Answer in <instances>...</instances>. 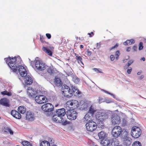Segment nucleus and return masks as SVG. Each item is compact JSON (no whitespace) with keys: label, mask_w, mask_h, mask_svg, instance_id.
Segmentation results:
<instances>
[{"label":"nucleus","mask_w":146,"mask_h":146,"mask_svg":"<svg viewBox=\"0 0 146 146\" xmlns=\"http://www.w3.org/2000/svg\"><path fill=\"white\" fill-rule=\"evenodd\" d=\"M5 60L13 72L17 74L19 73L22 77L27 75L26 70L23 66L18 65L17 63L14 64V62L16 61L15 58H13L11 59L10 58H6Z\"/></svg>","instance_id":"nucleus-1"},{"label":"nucleus","mask_w":146,"mask_h":146,"mask_svg":"<svg viewBox=\"0 0 146 146\" xmlns=\"http://www.w3.org/2000/svg\"><path fill=\"white\" fill-rule=\"evenodd\" d=\"M66 106L71 109L67 111L66 115L68 118L70 120L75 119L76 117L77 113L74 109L79 106V102L76 100H70L66 103Z\"/></svg>","instance_id":"nucleus-2"},{"label":"nucleus","mask_w":146,"mask_h":146,"mask_svg":"<svg viewBox=\"0 0 146 146\" xmlns=\"http://www.w3.org/2000/svg\"><path fill=\"white\" fill-rule=\"evenodd\" d=\"M123 129L119 126H116L113 128L112 130L111 134L113 138L115 139L121 136L122 135Z\"/></svg>","instance_id":"nucleus-3"},{"label":"nucleus","mask_w":146,"mask_h":146,"mask_svg":"<svg viewBox=\"0 0 146 146\" xmlns=\"http://www.w3.org/2000/svg\"><path fill=\"white\" fill-rule=\"evenodd\" d=\"M141 133V130L139 127L135 126L132 128L131 134L133 138H138L140 136Z\"/></svg>","instance_id":"nucleus-4"},{"label":"nucleus","mask_w":146,"mask_h":146,"mask_svg":"<svg viewBox=\"0 0 146 146\" xmlns=\"http://www.w3.org/2000/svg\"><path fill=\"white\" fill-rule=\"evenodd\" d=\"M41 108L42 110L43 111L49 113L52 111L54 110V107L51 104L47 103L42 106L41 107ZM51 114V113H48L47 115L48 116H49Z\"/></svg>","instance_id":"nucleus-5"},{"label":"nucleus","mask_w":146,"mask_h":146,"mask_svg":"<svg viewBox=\"0 0 146 146\" xmlns=\"http://www.w3.org/2000/svg\"><path fill=\"white\" fill-rule=\"evenodd\" d=\"M85 126L86 130L91 132L94 131L97 128L96 124L93 121L87 122Z\"/></svg>","instance_id":"nucleus-6"},{"label":"nucleus","mask_w":146,"mask_h":146,"mask_svg":"<svg viewBox=\"0 0 146 146\" xmlns=\"http://www.w3.org/2000/svg\"><path fill=\"white\" fill-rule=\"evenodd\" d=\"M35 68L39 70H43L46 68V65L43 62L37 60L35 62Z\"/></svg>","instance_id":"nucleus-7"},{"label":"nucleus","mask_w":146,"mask_h":146,"mask_svg":"<svg viewBox=\"0 0 146 146\" xmlns=\"http://www.w3.org/2000/svg\"><path fill=\"white\" fill-rule=\"evenodd\" d=\"M111 122L112 125L119 124L121 122L119 117L116 114L113 115L111 119Z\"/></svg>","instance_id":"nucleus-8"},{"label":"nucleus","mask_w":146,"mask_h":146,"mask_svg":"<svg viewBox=\"0 0 146 146\" xmlns=\"http://www.w3.org/2000/svg\"><path fill=\"white\" fill-rule=\"evenodd\" d=\"M111 113V112L109 110L105 112L102 113L99 115V119H102V120H104V119H108Z\"/></svg>","instance_id":"nucleus-9"},{"label":"nucleus","mask_w":146,"mask_h":146,"mask_svg":"<svg viewBox=\"0 0 146 146\" xmlns=\"http://www.w3.org/2000/svg\"><path fill=\"white\" fill-rule=\"evenodd\" d=\"M35 99L36 101L39 104H42L46 102V98L43 95L36 96Z\"/></svg>","instance_id":"nucleus-10"},{"label":"nucleus","mask_w":146,"mask_h":146,"mask_svg":"<svg viewBox=\"0 0 146 146\" xmlns=\"http://www.w3.org/2000/svg\"><path fill=\"white\" fill-rule=\"evenodd\" d=\"M23 77V79L25 84L31 85L33 83V79L30 76L27 75Z\"/></svg>","instance_id":"nucleus-11"},{"label":"nucleus","mask_w":146,"mask_h":146,"mask_svg":"<svg viewBox=\"0 0 146 146\" xmlns=\"http://www.w3.org/2000/svg\"><path fill=\"white\" fill-rule=\"evenodd\" d=\"M93 118V116L89 114V113H86L84 116L83 119V121L84 122H89L92 121V119Z\"/></svg>","instance_id":"nucleus-12"},{"label":"nucleus","mask_w":146,"mask_h":146,"mask_svg":"<svg viewBox=\"0 0 146 146\" xmlns=\"http://www.w3.org/2000/svg\"><path fill=\"white\" fill-rule=\"evenodd\" d=\"M11 115L15 118L17 119H20L21 118V115L18 111L13 110L11 111Z\"/></svg>","instance_id":"nucleus-13"},{"label":"nucleus","mask_w":146,"mask_h":146,"mask_svg":"<svg viewBox=\"0 0 146 146\" xmlns=\"http://www.w3.org/2000/svg\"><path fill=\"white\" fill-rule=\"evenodd\" d=\"M56 112L60 117H62L64 116L65 114V109L63 108L56 110Z\"/></svg>","instance_id":"nucleus-14"},{"label":"nucleus","mask_w":146,"mask_h":146,"mask_svg":"<svg viewBox=\"0 0 146 146\" xmlns=\"http://www.w3.org/2000/svg\"><path fill=\"white\" fill-rule=\"evenodd\" d=\"M99 139L102 140L106 139L107 136V134L104 131H102L98 133Z\"/></svg>","instance_id":"nucleus-15"},{"label":"nucleus","mask_w":146,"mask_h":146,"mask_svg":"<svg viewBox=\"0 0 146 146\" xmlns=\"http://www.w3.org/2000/svg\"><path fill=\"white\" fill-rule=\"evenodd\" d=\"M0 104L3 106L6 107L9 106V100L6 98H3L1 99L0 100Z\"/></svg>","instance_id":"nucleus-16"},{"label":"nucleus","mask_w":146,"mask_h":146,"mask_svg":"<svg viewBox=\"0 0 146 146\" xmlns=\"http://www.w3.org/2000/svg\"><path fill=\"white\" fill-rule=\"evenodd\" d=\"M27 92L28 95L31 97L37 94L36 91L30 88H28Z\"/></svg>","instance_id":"nucleus-17"},{"label":"nucleus","mask_w":146,"mask_h":146,"mask_svg":"<svg viewBox=\"0 0 146 146\" xmlns=\"http://www.w3.org/2000/svg\"><path fill=\"white\" fill-rule=\"evenodd\" d=\"M72 90H70L67 91H62V94L64 96L67 98L71 97L72 96Z\"/></svg>","instance_id":"nucleus-18"},{"label":"nucleus","mask_w":146,"mask_h":146,"mask_svg":"<svg viewBox=\"0 0 146 146\" xmlns=\"http://www.w3.org/2000/svg\"><path fill=\"white\" fill-rule=\"evenodd\" d=\"M72 95L73 94L75 96L81 94V92L79 91L76 87L74 86H72Z\"/></svg>","instance_id":"nucleus-19"},{"label":"nucleus","mask_w":146,"mask_h":146,"mask_svg":"<svg viewBox=\"0 0 146 146\" xmlns=\"http://www.w3.org/2000/svg\"><path fill=\"white\" fill-rule=\"evenodd\" d=\"M26 118L27 119L30 121L33 120L34 118V114L31 112L28 111L26 114Z\"/></svg>","instance_id":"nucleus-20"},{"label":"nucleus","mask_w":146,"mask_h":146,"mask_svg":"<svg viewBox=\"0 0 146 146\" xmlns=\"http://www.w3.org/2000/svg\"><path fill=\"white\" fill-rule=\"evenodd\" d=\"M52 119L53 121L57 123H61L62 121V120L60 119V117L56 115H53L52 117Z\"/></svg>","instance_id":"nucleus-21"},{"label":"nucleus","mask_w":146,"mask_h":146,"mask_svg":"<svg viewBox=\"0 0 146 146\" xmlns=\"http://www.w3.org/2000/svg\"><path fill=\"white\" fill-rule=\"evenodd\" d=\"M126 138V139H124L123 144L124 145L126 146H129L131 144L132 140L130 138Z\"/></svg>","instance_id":"nucleus-22"},{"label":"nucleus","mask_w":146,"mask_h":146,"mask_svg":"<svg viewBox=\"0 0 146 146\" xmlns=\"http://www.w3.org/2000/svg\"><path fill=\"white\" fill-rule=\"evenodd\" d=\"M18 111L19 113L23 114L26 112V108L23 106H20L18 108Z\"/></svg>","instance_id":"nucleus-23"},{"label":"nucleus","mask_w":146,"mask_h":146,"mask_svg":"<svg viewBox=\"0 0 146 146\" xmlns=\"http://www.w3.org/2000/svg\"><path fill=\"white\" fill-rule=\"evenodd\" d=\"M111 140L104 139L101 141V143L103 146H108L110 144Z\"/></svg>","instance_id":"nucleus-24"},{"label":"nucleus","mask_w":146,"mask_h":146,"mask_svg":"<svg viewBox=\"0 0 146 146\" xmlns=\"http://www.w3.org/2000/svg\"><path fill=\"white\" fill-rule=\"evenodd\" d=\"M54 83L55 85L58 87L62 86V82L59 78H55Z\"/></svg>","instance_id":"nucleus-25"},{"label":"nucleus","mask_w":146,"mask_h":146,"mask_svg":"<svg viewBox=\"0 0 146 146\" xmlns=\"http://www.w3.org/2000/svg\"><path fill=\"white\" fill-rule=\"evenodd\" d=\"M95 111L96 110H95L94 108L92 106H91L89 108L88 112L87 113H89V114L93 116V115Z\"/></svg>","instance_id":"nucleus-26"},{"label":"nucleus","mask_w":146,"mask_h":146,"mask_svg":"<svg viewBox=\"0 0 146 146\" xmlns=\"http://www.w3.org/2000/svg\"><path fill=\"white\" fill-rule=\"evenodd\" d=\"M42 50L48 54L49 55L51 56L52 53L51 51L47 48L45 47H43L42 48Z\"/></svg>","instance_id":"nucleus-27"},{"label":"nucleus","mask_w":146,"mask_h":146,"mask_svg":"<svg viewBox=\"0 0 146 146\" xmlns=\"http://www.w3.org/2000/svg\"><path fill=\"white\" fill-rule=\"evenodd\" d=\"M40 146H50V144L46 141H44L41 143Z\"/></svg>","instance_id":"nucleus-28"},{"label":"nucleus","mask_w":146,"mask_h":146,"mask_svg":"<svg viewBox=\"0 0 146 146\" xmlns=\"http://www.w3.org/2000/svg\"><path fill=\"white\" fill-rule=\"evenodd\" d=\"M62 91H67L70 90V88L67 86L66 85H64L62 86Z\"/></svg>","instance_id":"nucleus-29"},{"label":"nucleus","mask_w":146,"mask_h":146,"mask_svg":"<svg viewBox=\"0 0 146 146\" xmlns=\"http://www.w3.org/2000/svg\"><path fill=\"white\" fill-rule=\"evenodd\" d=\"M123 138L124 139H126V138H130L128 137V132L126 130H124L123 131Z\"/></svg>","instance_id":"nucleus-30"},{"label":"nucleus","mask_w":146,"mask_h":146,"mask_svg":"<svg viewBox=\"0 0 146 146\" xmlns=\"http://www.w3.org/2000/svg\"><path fill=\"white\" fill-rule=\"evenodd\" d=\"M22 144L24 146H32L30 143L27 141H22Z\"/></svg>","instance_id":"nucleus-31"},{"label":"nucleus","mask_w":146,"mask_h":146,"mask_svg":"<svg viewBox=\"0 0 146 146\" xmlns=\"http://www.w3.org/2000/svg\"><path fill=\"white\" fill-rule=\"evenodd\" d=\"M132 146H141V144L139 141H136L133 143Z\"/></svg>","instance_id":"nucleus-32"},{"label":"nucleus","mask_w":146,"mask_h":146,"mask_svg":"<svg viewBox=\"0 0 146 146\" xmlns=\"http://www.w3.org/2000/svg\"><path fill=\"white\" fill-rule=\"evenodd\" d=\"M133 62V60H131L128 61L127 64L126 65L124 66V68L126 69L130 65H131Z\"/></svg>","instance_id":"nucleus-33"},{"label":"nucleus","mask_w":146,"mask_h":146,"mask_svg":"<svg viewBox=\"0 0 146 146\" xmlns=\"http://www.w3.org/2000/svg\"><path fill=\"white\" fill-rule=\"evenodd\" d=\"M78 61V62L79 64L81 63L83 65H84L82 62V58L80 56H77V58H76Z\"/></svg>","instance_id":"nucleus-34"},{"label":"nucleus","mask_w":146,"mask_h":146,"mask_svg":"<svg viewBox=\"0 0 146 146\" xmlns=\"http://www.w3.org/2000/svg\"><path fill=\"white\" fill-rule=\"evenodd\" d=\"M60 119L62 120L61 123H62L63 125H65L68 124V122L66 120L64 121L62 117H60Z\"/></svg>","instance_id":"nucleus-35"},{"label":"nucleus","mask_w":146,"mask_h":146,"mask_svg":"<svg viewBox=\"0 0 146 146\" xmlns=\"http://www.w3.org/2000/svg\"><path fill=\"white\" fill-rule=\"evenodd\" d=\"M102 91H103V92H105V93L110 95L111 96H112L114 98H115V96L114 95L111 93H110L109 92H108V91H106L105 90L102 89Z\"/></svg>","instance_id":"nucleus-36"},{"label":"nucleus","mask_w":146,"mask_h":146,"mask_svg":"<svg viewBox=\"0 0 146 146\" xmlns=\"http://www.w3.org/2000/svg\"><path fill=\"white\" fill-rule=\"evenodd\" d=\"M143 43L142 42H140L139 45V50H140L143 49Z\"/></svg>","instance_id":"nucleus-37"},{"label":"nucleus","mask_w":146,"mask_h":146,"mask_svg":"<svg viewBox=\"0 0 146 146\" xmlns=\"http://www.w3.org/2000/svg\"><path fill=\"white\" fill-rule=\"evenodd\" d=\"M20 57H19V56H18V57H17V58H16V57H14V58H15V59H16V61H15V62H14V64H15V63H17V64H18V65H18V63L17 62H18V61H17V59H19V60H20V62H21V60H20ZM13 58L12 57V58H10V57L9 58H5V59H6H6H7V58H10L11 59H12V58Z\"/></svg>","instance_id":"nucleus-38"},{"label":"nucleus","mask_w":146,"mask_h":146,"mask_svg":"<svg viewBox=\"0 0 146 146\" xmlns=\"http://www.w3.org/2000/svg\"><path fill=\"white\" fill-rule=\"evenodd\" d=\"M120 54V52L119 50H117L115 52V59L117 60L118 58V57Z\"/></svg>","instance_id":"nucleus-39"},{"label":"nucleus","mask_w":146,"mask_h":146,"mask_svg":"<svg viewBox=\"0 0 146 146\" xmlns=\"http://www.w3.org/2000/svg\"><path fill=\"white\" fill-rule=\"evenodd\" d=\"M127 121L126 119H123L122 120V122L121 123V125L123 126H125L127 125Z\"/></svg>","instance_id":"nucleus-40"},{"label":"nucleus","mask_w":146,"mask_h":146,"mask_svg":"<svg viewBox=\"0 0 146 146\" xmlns=\"http://www.w3.org/2000/svg\"><path fill=\"white\" fill-rule=\"evenodd\" d=\"M123 44L125 46L131 45L130 40H126L124 42Z\"/></svg>","instance_id":"nucleus-41"},{"label":"nucleus","mask_w":146,"mask_h":146,"mask_svg":"<svg viewBox=\"0 0 146 146\" xmlns=\"http://www.w3.org/2000/svg\"><path fill=\"white\" fill-rule=\"evenodd\" d=\"M73 80L74 83L76 84H77L79 81V79L76 77L73 78Z\"/></svg>","instance_id":"nucleus-42"},{"label":"nucleus","mask_w":146,"mask_h":146,"mask_svg":"<svg viewBox=\"0 0 146 146\" xmlns=\"http://www.w3.org/2000/svg\"><path fill=\"white\" fill-rule=\"evenodd\" d=\"M93 70L96 72L98 73H102L103 72L101 71V70L100 68H94L93 69Z\"/></svg>","instance_id":"nucleus-43"},{"label":"nucleus","mask_w":146,"mask_h":146,"mask_svg":"<svg viewBox=\"0 0 146 146\" xmlns=\"http://www.w3.org/2000/svg\"><path fill=\"white\" fill-rule=\"evenodd\" d=\"M54 140L52 138H49L48 139V143L50 144V143L51 145H52V144H53L54 143Z\"/></svg>","instance_id":"nucleus-44"},{"label":"nucleus","mask_w":146,"mask_h":146,"mask_svg":"<svg viewBox=\"0 0 146 146\" xmlns=\"http://www.w3.org/2000/svg\"><path fill=\"white\" fill-rule=\"evenodd\" d=\"M113 141V140H111L110 144V145L108 146H116V145H115V142Z\"/></svg>","instance_id":"nucleus-45"},{"label":"nucleus","mask_w":146,"mask_h":146,"mask_svg":"<svg viewBox=\"0 0 146 146\" xmlns=\"http://www.w3.org/2000/svg\"><path fill=\"white\" fill-rule=\"evenodd\" d=\"M132 70V68L131 67H130L128 69H127V73H128V74H130Z\"/></svg>","instance_id":"nucleus-46"},{"label":"nucleus","mask_w":146,"mask_h":146,"mask_svg":"<svg viewBox=\"0 0 146 146\" xmlns=\"http://www.w3.org/2000/svg\"><path fill=\"white\" fill-rule=\"evenodd\" d=\"M101 43L100 42L96 44V48L98 50L100 47Z\"/></svg>","instance_id":"nucleus-47"},{"label":"nucleus","mask_w":146,"mask_h":146,"mask_svg":"<svg viewBox=\"0 0 146 146\" xmlns=\"http://www.w3.org/2000/svg\"><path fill=\"white\" fill-rule=\"evenodd\" d=\"M118 45V43H117L114 46H113L110 49V50H111L112 49H113L115 48H117Z\"/></svg>","instance_id":"nucleus-48"},{"label":"nucleus","mask_w":146,"mask_h":146,"mask_svg":"<svg viewBox=\"0 0 146 146\" xmlns=\"http://www.w3.org/2000/svg\"><path fill=\"white\" fill-rule=\"evenodd\" d=\"M47 72L50 74H51L52 73V70L50 68H48L47 69Z\"/></svg>","instance_id":"nucleus-49"},{"label":"nucleus","mask_w":146,"mask_h":146,"mask_svg":"<svg viewBox=\"0 0 146 146\" xmlns=\"http://www.w3.org/2000/svg\"><path fill=\"white\" fill-rule=\"evenodd\" d=\"M111 60V61L115 59V57L113 55H111L110 56Z\"/></svg>","instance_id":"nucleus-50"},{"label":"nucleus","mask_w":146,"mask_h":146,"mask_svg":"<svg viewBox=\"0 0 146 146\" xmlns=\"http://www.w3.org/2000/svg\"><path fill=\"white\" fill-rule=\"evenodd\" d=\"M6 93V95L8 96H11L12 95V93L10 92H8L7 91Z\"/></svg>","instance_id":"nucleus-51"},{"label":"nucleus","mask_w":146,"mask_h":146,"mask_svg":"<svg viewBox=\"0 0 146 146\" xmlns=\"http://www.w3.org/2000/svg\"><path fill=\"white\" fill-rule=\"evenodd\" d=\"M46 36L48 39H50L51 37L50 34L49 33H46Z\"/></svg>","instance_id":"nucleus-52"},{"label":"nucleus","mask_w":146,"mask_h":146,"mask_svg":"<svg viewBox=\"0 0 146 146\" xmlns=\"http://www.w3.org/2000/svg\"><path fill=\"white\" fill-rule=\"evenodd\" d=\"M102 100L103 99L102 98H99V99L98 100V102L99 103H100L101 102H103Z\"/></svg>","instance_id":"nucleus-53"},{"label":"nucleus","mask_w":146,"mask_h":146,"mask_svg":"<svg viewBox=\"0 0 146 146\" xmlns=\"http://www.w3.org/2000/svg\"><path fill=\"white\" fill-rule=\"evenodd\" d=\"M40 41L43 43L44 42V38L42 37V36H40Z\"/></svg>","instance_id":"nucleus-54"},{"label":"nucleus","mask_w":146,"mask_h":146,"mask_svg":"<svg viewBox=\"0 0 146 146\" xmlns=\"http://www.w3.org/2000/svg\"><path fill=\"white\" fill-rule=\"evenodd\" d=\"M8 131L9 132V133L11 135L13 134V131L11 130L10 129H8Z\"/></svg>","instance_id":"nucleus-55"},{"label":"nucleus","mask_w":146,"mask_h":146,"mask_svg":"<svg viewBox=\"0 0 146 146\" xmlns=\"http://www.w3.org/2000/svg\"><path fill=\"white\" fill-rule=\"evenodd\" d=\"M137 47L136 46H134L133 47V50L134 51H136L137 50Z\"/></svg>","instance_id":"nucleus-56"},{"label":"nucleus","mask_w":146,"mask_h":146,"mask_svg":"<svg viewBox=\"0 0 146 146\" xmlns=\"http://www.w3.org/2000/svg\"><path fill=\"white\" fill-rule=\"evenodd\" d=\"M130 43H131V44L134 43L135 42V41L133 39H131L130 40Z\"/></svg>","instance_id":"nucleus-57"},{"label":"nucleus","mask_w":146,"mask_h":146,"mask_svg":"<svg viewBox=\"0 0 146 146\" xmlns=\"http://www.w3.org/2000/svg\"><path fill=\"white\" fill-rule=\"evenodd\" d=\"M6 91H5L3 92H1V94L2 95H6Z\"/></svg>","instance_id":"nucleus-58"},{"label":"nucleus","mask_w":146,"mask_h":146,"mask_svg":"<svg viewBox=\"0 0 146 146\" xmlns=\"http://www.w3.org/2000/svg\"><path fill=\"white\" fill-rule=\"evenodd\" d=\"M88 34L89 35H90V37H91L92 36H91V35H94V33L93 32H91L90 33H88Z\"/></svg>","instance_id":"nucleus-59"},{"label":"nucleus","mask_w":146,"mask_h":146,"mask_svg":"<svg viewBox=\"0 0 146 146\" xmlns=\"http://www.w3.org/2000/svg\"><path fill=\"white\" fill-rule=\"evenodd\" d=\"M87 53L89 55H91L92 54L91 52L89 50H87Z\"/></svg>","instance_id":"nucleus-60"},{"label":"nucleus","mask_w":146,"mask_h":146,"mask_svg":"<svg viewBox=\"0 0 146 146\" xmlns=\"http://www.w3.org/2000/svg\"><path fill=\"white\" fill-rule=\"evenodd\" d=\"M131 48L130 47H128L126 49V51L127 52H129Z\"/></svg>","instance_id":"nucleus-61"},{"label":"nucleus","mask_w":146,"mask_h":146,"mask_svg":"<svg viewBox=\"0 0 146 146\" xmlns=\"http://www.w3.org/2000/svg\"><path fill=\"white\" fill-rule=\"evenodd\" d=\"M142 71L140 70L137 73V74L138 75H140L142 73Z\"/></svg>","instance_id":"nucleus-62"},{"label":"nucleus","mask_w":146,"mask_h":146,"mask_svg":"<svg viewBox=\"0 0 146 146\" xmlns=\"http://www.w3.org/2000/svg\"><path fill=\"white\" fill-rule=\"evenodd\" d=\"M144 78V76L143 75H142L139 77V78L140 79H141Z\"/></svg>","instance_id":"nucleus-63"},{"label":"nucleus","mask_w":146,"mask_h":146,"mask_svg":"<svg viewBox=\"0 0 146 146\" xmlns=\"http://www.w3.org/2000/svg\"><path fill=\"white\" fill-rule=\"evenodd\" d=\"M140 60H142L143 61H145V57H143L141 58Z\"/></svg>","instance_id":"nucleus-64"}]
</instances>
